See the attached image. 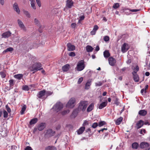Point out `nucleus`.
I'll list each match as a JSON object with an SVG mask.
<instances>
[{
    "instance_id": "nucleus-33",
    "label": "nucleus",
    "mask_w": 150,
    "mask_h": 150,
    "mask_svg": "<svg viewBox=\"0 0 150 150\" xmlns=\"http://www.w3.org/2000/svg\"><path fill=\"white\" fill-rule=\"evenodd\" d=\"M23 75L22 74H19L15 75L14 77L18 80H20L23 77Z\"/></svg>"
},
{
    "instance_id": "nucleus-63",
    "label": "nucleus",
    "mask_w": 150,
    "mask_h": 150,
    "mask_svg": "<svg viewBox=\"0 0 150 150\" xmlns=\"http://www.w3.org/2000/svg\"><path fill=\"white\" fill-rule=\"evenodd\" d=\"M67 127H69L70 128H72L73 127V126L70 124H68L67 125Z\"/></svg>"
},
{
    "instance_id": "nucleus-46",
    "label": "nucleus",
    "mask_w": 150,
    "mask_h": 150,
    "mask_svg": "<svg viewBox=\"0 0 150 150\" xmlns=\"http://www.w3.org/2000/svg\"><path fill=\"white\" fill-rule=\"evenodd\" d=\"M23 90L28 91L29 90V88L27 86L25 85L23 86Z\"/></svg>"
},
{
    "instance_id": "nucleus-32",
    "label": "nucleus",
    "mask_w": 150,
    "mask_h": 150,
    "mask_svg": "<svg viewBox=\"0 0 150 150\" xmlns=\"http://www.w3.org/2000/svg\"><path fill=\"white\" fill-rule=\"evenodd\" d=\"M57 148L54 146H48L45 149V150H57Z\"/></svg>"
},
{
    "instance_id": "nucleus-28",
    "label": "nucleus",
    "mask_w": 150,
    "mask_h": 150,
    "mask_svg": "<svg viewBox=\"0 0 150 150\" xmlns=\"http://www.w3.org/2000/svg\"><path fill=\"white\" fill-rule=\"evenodd\" d=\"M139 146V144L137 142H134L132 144V147L134 149H137Z\"/></svg>"
},
{
    "instance_id": "nucleus-38",
    "label": "nucleus",
    "mask_w": 150,
    "mask_h": 150,
    "mask_svg": "<svg viewBox=\"0 0 150 150\" xmlns=\"http://www.w3.org/2000/svg\"><path fill=\"white\" fill-rule=\"evenodd\" d=\"M103 83V81H99L98 82L95 83V86H101Z\"/></svg>"
},
{
    "instance_id": "nucleus-47",
    "label": "nucleus",
    "mask_w": 150,
    "mask_h": 150,
    "mask_svg": "<svg viewBox=\"0 0 150 150\" xmlns=\"http://www.w3.org/2000/svg\"><path fill=\"white\" fill-rule=\"evenodd\" d=\"M35 1H33L32 2H30V4L31 6L32 7L33 9H36L35 6Z\"/></svg>"
},
{
    "instance_id": "nucleus-30",
    "label": "nucleus",
    "mask_w": 150,
    "mask_h": 150,
    "mask_svg": "<svg viewBox=\"0 0 150 150\" xmlns=\"http://www.w3.org/2000/svg\"><path fill=\"white\" fill-rule=\"evenodd\" d=\"M123 118L122 117H120L118 118L116 120H115V124L117 125H119L121 122L122 121Z\"/></svg>"
},
{
    "instance_id": "nucleus-51",
    "label": "nucleus",
    "mask_w": 150,
    "mask_h": 150,
    "mask_svg": "<svg viewBox=\"0 0 150 150\" xmlns=\"http://www.w3.org/2000/svg\"><path fill=\"white\" fill-rule=\"evenodd\" d=\"M140 10V9H130L129 10V12L130 11L132 12H136L139 11Z\"/></svg>"
},
{
    "instance_id": "nucleus-11",
    "label": "nucleus",
    "mask_w": 150,
    "mask_h": 150,
    "mask_svg": "<svg viewBox=\"0 0 150 150\" xmlns=\"http://www.w3.org/2000/svg\"><path fill=\"white\" fill-rule=\"evenodd\" d=\"M46 124L45 122H41L39 124L38 126V129L39 131H42L46 127Z\"/></svg>"
},
{
    "instance_id": "nucleus-22",
    "label": "nucleus",
    "mask_w": 150,
    "mask_h": 150,
    "mask_svg": "<svg viewBox=\"0 0 150 150\" xmlns=\"http://www.w3.org/2000/svg\"><path fill=\"white\" fill-rule=\"evenodd\" d=\"M107 100H106V101L102 102L100 104L99 106V108L100 109H102L107 105Z\"/></svg>"
},
{
    "instance_id": "nucleus-8",
    "label": "nucleus",
    "mask_w": 150,
    "mask_h": 150,
    "mask_svg": "<svg viewBox=\"0 0 150 150\" xmlns=\"http://www.w3.org/2000/svg\"><path fill=\"white\" fill-rule=\"evenodd\" d=\"M108 61L109 64L112 66H115L116 62V59L112 57H109Z\"/></svg>"
},
{
    "instance_id": "nucleus-1",
    "label": "nucleus",
    "mask_w": 150,
    "mask_h": 150,
    "mask_svg": "<svg viewBox=\"0 0 150 150\" xmlns=\"http://www.w3.org/2000/svg\"><path fill=\"white\" fill-rule=\"evenodd\" d=\"M139 70V67L138 65H137L134 68V71L132 72L133 80L135 82H138L139 80V77L137 73Z\"/></svg>"
},
{
    "instance_id": "nucleus-34",
    "label": "nucleus",
    "mask_w": 150,
    "mask_h": 150,
    "mask_svg": "<svg viewBox=\"0 0 150 150\" xmlns=\"http://www.w3.org/2000/svg\"><path fill=\"white\" fill-rule=\"evenodd\" d=\"M107 123L105 121H100L98 123V126L101 127L104 125H106Z\"/></svg>"
},
{
    "instance_id": "nucleus-17",
    "label": "nucleus",
    "mask_w": 150,
    "mask_h": 150,
    "mask_svg": "<svg viewBox=\"0 0 150 150\" xmlns=\"http://www.w3.org/2000/svg\"><path fill=\"white\" fill-rule=\"evenodd\" d=\"M13 7L15 11H16L18 14H19L20 12V10L18 7V4L16 3H15L13 5Z\"/></svg>"
},
{
    "instance_id": "nucleus-9",
    "label": "nucleus",
    "mask_w": 150,
    "mask_h": 150,
    "mask_svg": "<svg viewBox=\"0 0 150 150\" xmlns=\"http://www.w3.org/2000/svg\"><path fill=\"white\" fill-rule=\"evenodd\" d=\"M129 47L128 44L124 43L121 47V51L123 53L126 52L129 49Z\"/></svg>"
},
{
    "instance_id": "nucleus-16",
    "label": "nucleus",
    "mask_w": 150,
    "mask_h": 150,
    "mask_svg": "<svg viewBox=\"0 0 150 150\" xmlns=\"http://www.w3.org/2000/svg\"><path fill=\"white\" fill-rule=\"evenodd\" d=\"M144 125V121L142 120L139 121L136 124L137 129H138Z\"/></svg>"
},
{
    "instance_id": "nucleus-43",
    "label": "nucleus",
    "mask_w": 150,
    "mask_h": 150,
    "mask_svg": "<svg viewBox=\"0 0 150 150\" xmlns=\"http://www.w3.org/2000/svg\"><path fill=\"white\" fill-rule=\"evenodd\" d=\"M0 74L1 75V77L3 78H4L6 77V74L5 72L1 71L0 72Z\"/></svg>"
},
{
    "instance_id": "nucleus-50",
    "label": "nucleus",
    "mask_w": 150,
    "mask_h": 150,
    "mask_svg": "<svg viewBox=\"0 0 150 150\" xmlns=\"http://www.w3.org/2000/svg\"><path fill=\"white\" fill-rule=\"evenodd\" d=\"M69 55L71 57H74L76 55V54L74 52H71L69 53Z\"/></svg>"
},
{
    "instance_id": "nucleus-6",
    "label": "nucleus",
    "mask_w": 150,
    "mask_h": 150,
    "mask_svg": "<svg viewBox=\"0 0 150 150\" xmlns=\"http://www.w3.org/2000/svg\"><path fill=\"white\" fill-rule=\"evenodd\" d=\"M42 66L40 62L35 63L32 66V69L31 71H38L41 69L42 68H40Z\"/></svg>"
},
{
    "instance_id": "nucleus-19",
    "label": "nucleus",
    "mask_w": 150,
    "mask_h": 150,
    "mask_svg": "<svg viewBox=\"0 0 150 150\" xmlns=\"http://www.w3.org/2000/svg\"><path fill=\"white\" fill-rule=\"evenodd\" d=\"M69 68L70 65L69 64H67L62 67V69L63 71L66 72L69 70Z\"/></svg>"
},
{
    "instance_id": "nucleus-53",
    "label": "nucleus",
    "mask_w": 150,
    "mask_h": 150,
    "mask_svg": "<svg viewBox=\"0 0 150 150\" xmlns=\"http://www.w3.org/2000/svg\"><path fill=\"white\" fill-rule=\"evenodd\" d=\"M83 78L82 77H81L79 78L78 80L77 83L78 84H80L83 81Z\"/></svg>"
},
{
    "instance_id": "nucleus-55",
    "label": "nucleus",
    "mask_w": 150,
    "mask_h": 150,
    "mask_svg": "<svg viewBox=\"0 0 150 150\" xmlns=\"http://www.w3.org/2000/svg\"><path fill=\"white\" fill-rule=\"evenodd\" d=\"M120 103V102L118 101V99L116 98L115 101V104L117 105H119Z\"/></svg>"
},
{
    "instance_id": "nucleus-24",
    "label": "nucleus",
    "mask_w": 150,
    "mask_h": 150,
    "mask_svg": "<svg viewBox=\"0 0 150 150\" xmlns=\"http://www.w3.org/2000/svg\"><path fill=\"white\" fill-rule=\"evenodd\" d=\"M94 105V103H91L87 108V111L89 112L92 110L93 109Z\"/></svg>"
},
{
    "instance_id": "nucleus-44",
    "label": "nucleus",
    "mask_w": 150,
    "mask_h": 150,
    "mask_svg": "<svg viewBox=\"0 0 150 150\" xmlns=\"http://www.w3.org/2000/svg\"><path fill=\"white\" fill-rule=\"evenodd\" d=\"M4 117V118H6L8 117V113L5 110H3Z\"/></svg>"
},
{
    "instance_id": "nucleus-56",
    "label": "nucleus",
    "mask_w": 150,
    "mask_h": 150,
    "mask_svg": "<svg viewBox=\"0 0 150 150\" xmlns=\"http://www.w3.org/2000/svg\"><path fill=\"white\" fill-rule=\"evenodd\" d=\"M25 150H33L32 148L29 146H27L25 149Z\"/></svg>"
},
{
    "instance_id": "nucleus-25",
    "label": "nucleus",
    "mask_w": 150,
    "mask_h": 150,
    "mask_svg": "<svg viewBox=\"0 0 150 150\" xmlns=\"http://www.w3.org/2000/svg\"><path fill=\"white\" fill-rule=\"evenodd\" d=\"M85 128L84 126L81 127L77 131L78 134H81L83 133L85 129Z\"/></svg>"
},
{
    "instance_id": "nucleus-29",
    "label": "nucleus",
    "mask_w": 150,
    "mask_h": 150,
    "mask_svg": "<svg viewBox=\"0 0 150 150\" xmlns=\"http://www.w3.org/2000/svg\"><path fill=\"white\" fill-rule=\"evenodd\" d=\"M103 55L105 58L109 57L110 56V54L108 50H106L104 52Z\"/></svg>"
},
{
    "instance_id": "nucleus-62",
    "label": "nucleus",
    "mask_w": 150,
    "mask_h": 150,
    "mask_svg": "<svg viewBox=\"0 0 150 150\" xmlns=\"http://www.w3.org/2000/svg\"><path fill=\"white\" fill-rule=\"evenodd\" d=\"M4 3V0H0V4L2 5H3Z\"/></svg>"
},
{
    "instance_id": "nucleus-60",
    "label": "nucleus",
    "mask_w": 150,
    "mask_h": 150,
    "mask_svg": "<svg viewBox=\"0 0 150 150\" xmlns=\"http://www.w3.org/2000/svg\"><path fill=\"white\" fill-rule=\"evenodd\" d=\"M96 31L93 30L91 32V35H95L96 33Z\"/></svg>"
},
{
    "instance_id": "nucleus-52",
    "label": "nucleus",
    "mask_w": 150,
    "mask_h": 150,
    "mask_svg": "<svg viewBox=\"0 0 150 150\" xmlns=\"http://www.w3.org/2000/svg\"><path fill=\"white\" fill-rule=\"evenodd\" d=\"M98 29V27L97 25H95L94 26L93 30L96 32Z\"/></svg>"
},
{
    "instance_id": "nucleus-15",
    "label": "nucleus",
    "mask_w": 150,
    "mask_h": 150,
    "mask_svg": "<svg viewBox=\"0 0 150 150\" xmlns=\"http://www.w3.org/2000/svg\"><path fill=\"white\" fill-rule=\"evenodd\" d=\"M149 144L148 143L144 142H142L140 144L139 146L141 149H144L145 148L149 147Z\"/></svg>"
},
{
    "instance_id": "nucleus-10",
    "label": "nucleus",
    "mask_w": 150,
    "mask_h": 150,
    "mask_svg": "<svg viewBox=\"0 0 150 150\" xmlns=\"http://www.w3.org/2000/svg\"><path fill=\"white\" fill-rule=\"evenodd\" d=\"M74 2L72 0H67L66 1V6L68 8H71L74 5Z\"/></svg>"
},
{
    "instance_id": "nucleus-4",
    "label": "nucleus",
    "mask_w": 150,
    "mask_h": 150,
    "mask_svg": "<svg viewBox=\"0 0 150 150\" xmlns=\"http://www.w3.org/2000/svg\"><path fill=\"white\" fill-rule=\"evenodd\" d=\"M84 61L81 60L77 64L76 68L78 71H80L83 70L85 67Z\"/></svg>"
},
{
    "instance_id": "nucleus-48",
    "label": "nucleus",
    "mask_w": 150,
    "mask_h": 150,
    "mask_svg": "<svg viewBox=\"0 0 150 150\" xmlns=\"http://www.w3.org/2000/svg\"><path fill=\"white\" fill-rule=\"evenodd\" d=\"M6 108L8 113H10L11 112V109L8 105H6Z\"/></svg>"
},
{
    "instance_id": "nucleus-42",
    "label": "nucleus",
    "mask_w": 150,
    "mask_h": 150,
    "mask_svg": "<svg viewBox=\"0 0 150 150\" xmlns=\"http://www.w3.org/2000/svg\"><path fill=\"white\" fill-rule=\"evenodd\" d=\"M9 85L10 87H11L14 85V81L13 79L10 80L9 81Z\"/></svg>"
},
{
    "instance_id": "nucleus-35",
    "label": "nucleus",
    "mask_w": 150,
    "mask_h": 150,
    "mask_svg": "<svg viewBox=\"0 0 150 150\" xmlns=\"http://www.w3.org/2000/svg\"><path fill=\"white\" fill-rule=\"evenodd\" d=\"M26 107L25 105L23 106L21 108V110L20 112L21 115H23L24 114L25 111Z\"/></svg>"
},
{
    "instance_id": "nucleus-45",
    "label": "nucleus",
    "mask_w": 150,
    "mask_h": 150,
    "mask_svg": "<svg viewBox=\"0 0 150 150\" xmlns=\"http://www.w3.org/2000/svg\"><path fill=\"white\" fill-rule=\"evenodd\" d=\"M34 22L37 25H40V21L38 20L36 18H35L34 20Z\"/></svg>"
},
{
    "instance_id": "nucleus-36",
    "label": "nucleus",
    "mask_w": 150,
    "mask_h": 150,
    "mask_svg": "<svg viewBox=\"0 0 150 150\" xmlns=\"http://www.w3.org/2000/svg\"><path fill=\"white\" fill-rule=\"evenodd\" d=\"M24 13L26 16V17L28 18H30V13L28 11L23 10Z\"/></svg>"
},
{
    "instance_id": "nucleus-61",
    "label": "nucleus",
    "mask_w": 150,
    "mask_h": 150,
    "mask_svg": "<svg viewBox=\"0 0 150 150\" xmlns=\"http://www.w3.org/2000/svg\"><path fill=\"white\" fill-rule=\"evenodd\" d=\"M100 50V48L99 47V46L97 45L96 47L95 50L96 51H98Z\"/></svg>"
},
{
    "instance_id": "nucleus-37",
    "label": "nucleus",
    "mask_w": 150,
    "mask_h": 150,
    "mask_svg": "<svg viewBox=\"0 0 150 150\" xmlns=\"http://www.w3.org/2000/svg\"><path fill=\"white\" fill-rule=\"evenodd\" d=\"M52 93V92H51L49 91H46L45 96H46V98L48 96L51 95Z\"/></svg>"
},
{
    "instance_id": "nucleus-64",
    "label": "nucleus",
    "mask_w": 150,
    "mask_h": 150,
    "mask_svg": "<svg viewBox=\"0 0 150 150\" xmlns=\"http://www.w3.org/2000/svg\"><path fill=\"white\" fill-rule=\"evenodd\" d=\"M144 125H150V123L148 121H146L145 122H144Z\"/></svg>"
},
{
    "instance_id": "nucleus-12",
    "label": "nucleus",
    "mask_w": 150,
    "mask_h": 150,
    "mask_svg": "<svg viewBox=\"0 0 150 150\" xmlns=\"http://www.w3.org/2000/svg\"><path fill=\"white\" fill-rule=\"evenodd\" d=\"M17 21L19 26L20 28L21 29L23 30L24 31H26V28L25 27L23 23L19 19H18Z\"/></svg>"
},
{
    "instance_id": "nucleus-57",
    "label": "nucleus",
    "mask_w": 150,
    "mask_h": 150,
    "mask_svg": "<svg viewBox=\"0 0 150 150\" xmlns=\"http://www.w3.org/2000/svg\"><path fill=\"white\" fill-rule=\"evenodd\" d=\"M89 124L88 122L86 120H85L84 121L83 123V126H85L86 125H88Z\"/></svg>"
},
{
    "instance_id": "nucleus-20",
    "label": "nucleus",
    "mask_w": 150,
    "mask_h": 150,
    "mask_svg": "<svg viewBox=\"0 0 150 150\" xmlns=\"http://www.w3.org/2000/svg\"><path fill=\"white\" fill-rule=\"evenodd\" d=\"M47 133L50 136L52 137L55 134V131L52 130V129H50L47 130Z\"/></svg>"
},
{
    "instance_id": "nucleus-26",
    "label": "nucleus",
    "mask_w": 150,
    "mask_h": 150,
    "mask_svg": "<svg viewBox=\"0 0 150 150\" xmlns=\"http://www.w3.org/2000/svg\"><path fill=\"white\" fill-rule=\"evenodd\" d=\"M147 113V111L144 110H142L139 111V114L140 115L144 116L146 115Z\"/></svg>"
},
{
    "instance_id": "nucleus-54",
    "label": "nucleus",
    "mask_w": 150,
    "mask_h": 150,
    "mask_svg": "<svg viewBox=\"0 0 150 150\" xmlns=\"http://www.w3.org/2000/svg\"><path fill=\"white\" fill-rule=\"evenodd\" d=\"M36 3L39 7L41 6V3L40 0H36Z\"/></svg>"
},
{
    "instance_id": "nucleus-2",
    "label": "nucleus",
    "mask_w": 150,
    "mask_h": 150,
    "mask_svg": "<svg viewBox=\"0 0 150 150\" xmlns=\"http://www.w3.org/2000/svg\"><path fill=\"white\" fill-rule=\"evenodd\" d=\"M63 108V104L60 102H57L52 108L57 112L61 110Z\"/></svg>"
},
{
    "instance_id": "nucleus-31",
    "label": "nucleus",
    "mask_w": 150,
    "mask_h": 150,
    "mask_svg": "<svg viewBox=\"0 0 150 150\" xmlns=\"http://www.w3.org/2000/svg\"><path fill=\"white\" fill-rule=\"evenodd\" d=\"M13 50V49L12 47H9L6 49L4 50L3 52L2 53L3 54H4L7 52H11Z\"/></svg>"
},
{
    "instance_id": "nucleus-39",
    "label": "nucleus",
    "mask_w": 150,
    "mask_h": 150,
    "mask_svg": "<svg viewBox=\"0 0 150 150\" xmlns=\"http://www.w3.org/2000/svg\"><path fill=\"white\" fill-rule=\"evenodd\" d=\"M120 6L119 4L118 3H115L113 6V8H114L116 9L119 7Z\"/></svg>"
},
{
    "instance_id": "nucleus-18",
    "label": "nucleus",
    "mask_w": 150,
    "mask_h": 150,
    "mask_svg": "<svg viewBox=\"0 0 150 150\" xmlns=\"http://www.w3.org/2000/svg\"><path fill=\"white\" fill-rule=\"evenodd\" d=\"M79 111L77 108L74 109L72 112L71 116L74 118H75L77 115Z\"/></svg>"
},
{
    "instance_id": "nucleus-40",
    "label": "nucleus",
    "mask_w": 150,
    "mask_h": 150,
    "mask_svg": "<svg viewBox=\"0 0 150 150\" xmlns=\"http://www.w3.org/2000/svg\"><path fill=\"white\" fill-rule=\"evenodd\" d=\"M98 126V123L97 122H94L93 124L91 127L95 129Z\"/></svg>"
},
{
    "instance_id": "nucleus-7",
    "label": "nucleus",
    "mask_w": 150,
    "mask_h": 150,
    "mask_svg": "<svg viewBox=\"0 0 150 150\" xmlns=\"http://www.w3.org/2000/svg\"><path fill=\"white\" fill-rule=\"evenodd\" d=\"M46 90H43L39 91L37 94V96L39 98L42 99L43 100H45L46 97H45V96Z\"/></svg>"
},
{
    "instance_id": "nucleus-3",
    "label": "nucleus",
    "mask_w": 150,
    "mask_h": 150,
    "mask_svg": "<svg viewBox=\"0 0 150 150\" xmlns=\"http://www.w3.org/2000/svg\"><path fill=\"white\" fill-rule=\"evenodd\" d=\"M87 107V102L86 101H81L79 103L78 109L80 111L82 110L84 112Z\"/></svg>"
},
{
    "instance_id": "nucleus-27",
    "label": "nucleus",
    "mask_w": 150,
    "mask_h": 150,
    "mask_svg": "<svg viewBox=\"0 0 150 150\" xmlns=\"http://www.w3.org/2000/svg\"><path fill=\"white\" fill-rule=\"evenodd\" d=\"M86 51L88 52H92L93 50V48L91 46L89 45L86 46Z\"/></svg>"
},
{
    "instance_id": "nucleus-59",
    "label": "nucleus",
    "mask_w": 150,
    "mask_h": 150,
    "mask_svg": "<svg viewBox=\"0 0 150 150\" xmlns=\"http://www.w3.org/2000/svg\"><path fill=\"white\" fill-rule=\"evenodd\" d=\"M85 16L84 15L80 16L79 17L80 21H82L84 19Z\"/></svg>"
},
{
    "instance_id": "nucleus-14",
    "label": "nucleus",
    "mask_w": 150,
    "mask_h": 150,
    "mask_svg": "<svg viewBox=\"0 0 150 150\" xmlns=\"http://www.w3.org/2000/svg\"><path fill=\"white\" fill-rule=\"evenodd\" d=\"M11 33L9 31L6 32L2 33V37L4 38H8L11 36Z\"/></svg>"
},
{
    "instance_id": "nucleus-49",
    "label": "nucleus",
    "mask_w": 150,
    "mask_h": 150,
    "mask_svg": "<svg viewBox=\"0 0 150 150\" xmlns=\"http://www.w3.org/2000/svg\"><path fill=\"white\" fill-rule=\"evenodd\" d=\"M104 40L105 42L108 41L109 40V37L107 36H105L104 38Z\"/></svg>"
},
{
    "instance_id": "nucleus-41",
    "label": "nucleus",
    "mask_w": 150,
    "mask_h": 150,
    "mask_svg": "<svg viewBox=\"0 0 150 150\" xmlns=\"http://www.w3.org/2000/svg\"><path fill=\"white\" fill-rule=\"evenodd\" d=\"M69 110H64L61 112V114L62 115H64L68 113L69 112Z\"/></svg>"
},
{
    "instance_id": "nucleus-5",
    "label": "nucleus",
    "mask_w": 150,
    "mask_h": 150,
    "mask_svg": "<svg viewBox=\"0 0 150 150\" xmlns=\"http://www.w3.org/2000/svg\"><path fill=\"white\" fill-rule=\"evenodd\" d=\"M75 102L76 99L75 98H71L66 104V107L69 108H73L74 106V104Z\"/></svg>"
},
{
    "instance_id": "nucleus-21",
    "label": "nucleus",
    "mask_w": 150,
    "mask_h": 150,
    "mask_svg": "<svg viewBox=\"0 0 150 150\" xmlns=\"http://www.w3.org/2000/svg\"><path fill=\"white\" fill-rule=\"evenodd\" d=\"M91 80H88L87 82L85 84V89H88L89 88V87L91 84Z\"/></svg>"
},
{
    "instance_id": "nucleus-58",
    "label": "nucleus",
    "mask_w": 150,
    "mask_h": 150,
    "mask_svg": "<svg viewBox=\"0 0 150 150\" xmlns=\"http://www.w3.org/2000/svg\"><path fill=\"white\" fill-rule=\"evenodd\" d=\"M76 25V24L75 23H72L71 25V27L73 28H75Z\"/></svg>"
},
{
    "instance_id": "nucleus-13",
    "label": "nucleus",
    "mask_w": 150,
    "mask_h": 150,
    "mask_svg": "<svg viewBox=\"0 0 150 150\" xmlns=\"http://www.w3.org/2000/svg\"><path fill=\"white\" fill-rule=\"evenodd\" d=\"M67 46L68 48V50L69 51H72L75 50V46L73 45H72L70 43H67Z\"/></svg>"
},
{
    "instance_id": "nucleus-23",
    "label": "nucleus",
    "mask_w": 150,
    "mask_h": 150,
    "mask_svg": "<svg viewBox=\"0 0 150 150\" xmlns=\"http://www.w3.org/2000/svg\"><path fill=\"white\" fill-rule=\"evenodd\" d=\"M38 119L37 118H33L30 120L29 124L31 125L35 124L38 122Z\"/></svg>"
}]
</instances>
